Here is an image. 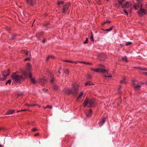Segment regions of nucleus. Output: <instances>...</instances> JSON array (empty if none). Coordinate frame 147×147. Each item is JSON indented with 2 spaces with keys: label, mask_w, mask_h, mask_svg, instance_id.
<instances>
[{
  "label": "nucleus",
  "mask_w": 147,
  "mask_h": 147,
  "mask_svg": "<svg viewBox=\"0 0 147 147\" xmlns=\"http://www.w3.org/2000/svg\"><path fill=\"white\" fill-rule=\"evenodd\" d=\"M79 84L78 83H73L72 85L71 89L68 88L64 89L63 92L67 94H77L78 92Z\"/></svg>",
  "instance_id": "nucleus-1"
},
{
  "label": "nucleus",
  "mask_w": 147,
  "mask_h": 147,
  "mask_svg": "<svg viewBox=\"0 0 147 147\" xmlns=\"http://www.w3.org/2000/svg\"><path fill=\"white\" fill-rule=\"evenodd\" d=\"M83 105L84 107L87 106L89 107H94L95 105V100L94 99H88L86 98L83 103Z\"/></svg>",
  "instance_id": "nucleus-2"
},
{
  "label": "nucleus",
  "mask_w": 147,
  "mask_h": 147,
  "mask_svg": "<svg viewBox=\"0 0 147 147\" xmlns=\"http://www.w3.org/2000/svg\"><path fill=\"white\" fill-rule=\"evenodd\" d=\"M90 69L96 72H101L103 73L104 74L103 75L105 77H111V75H107L106 74H105L107 75L108 74V71L105 69H102L100 68L96 69L92 68H90Z\"/></svg>",
  "instance_id": "nucleus-3"
},
{
  "label": "nucleus",
  "mask_w": 147,
  "mask_h": 147,
  "mask_svg": "<svg viewBox=\"0 0 147 147\" xmlns=\"http://www.w3.org/2000/svg\"><path fill=\"white\" fill-rule=\"evenodd\" d=\"M11 78L12 80L16 83H20L23 80L22 75H19L16 73H13L12 75Z\"/></svg>",
  "instance_id": "nucleus-4"
},
{
  "label": "nucleus",
  "mask_w": 147,
  "mask_h": 147,
  "mask_svg": "<svg viewBox=\"0 0 147 147\" xmlns=\"http://www.w3.org/2000/svg\"><path fill=\"white\" fill-rule=\"evenodd\" d=\"M31 65L30 63H28L26 64V69L22 71V73L23 75L24 76L26 77L28 76V75L30 73H31Z\"/></svg>",
  "instance_id": "nucleus-5"
},
{
  "label": "nucleus",
  "mask_w": 147,
  "mask_h": 147,
  "mask_svg": "<svg viewBox=\"0 0 147 147\" xmlns=\"http://www.w3.org/2000/svg\"><path fill=\"white\" fill-rule=\"evenodd\" d=\"M135 81H132V84L134 85V87L135 88V89L136 90H138L141 87L142 84L144 83H138L136 84H135Z\"/></svg>",
  "instance_id": "nucleus-6"
},
{
  "label": "nucleus",
  "mask_w": 147,
  "mask_h": 147,
  "mask_svg": "<svg viewBox=\"0 0 147 147\" xmlns=\"http://www.w3.org/2000/svg\"><path fill=\"white\" fill-rule=\"evenodd\" d=\"M9 74V69L3 71L2 73V75L3 76V79H4V80L6 79L7 76H8Z\"/></svg>",
  "instance_id": "nucleus-7"
},
{
  "label": "nucleus",
  "mask_w": 147,
  "mask_h": 147,
  "mask_svg": "<svg viewBox=\"0 0 147 147\" xmlns=\"http://www.w3.org/2000/svg\"><path fill=\"white\" fill-rule=\"evenodd\" d=\"M70 4L68 3H65V5H63V9L62 10V13H65V11H67L68 9V8L70 5Z\"/></svg>",
  "instance_id": "nucleus-8"
},
{
  "label": "nucleus",
  "mask_w": 147,
  "mask_h": 147,
  "mask_svg": "<svg viewBox=\"0 0 147 147\" xmlns=\"http://www.w3.org/2000/svg\"><path fill=\"white\" fill-rule=\"evenodd\" d=\"M138 13L140 16H141L143 14H146V11L145 9L141 8L138 11Z\"/></svg>",
  "instance_id": "nucleus-9"
},
{
  "label": "nucleus",
  "mask_w": 147,
  "mask_h": 147,
  "mask_svg": "<svg viewBox=\"0 0 147 147\" xmlns=\"http://www.w3.org/2000/svg\"><path fill=\"white\" fill-rule=\"evenodd\" d=\"M85 113L87 117H90L92 114V111L91 109L86 110L85 111Z\"/></svg>",
  "instance_id": "nucleus-10"
},
{
  "label": "nucleus",
  "mask_w": 147,
  "mask_h": 147,
  "mask_svg": "<svg viewBox=\"0 0 147 147\" xmlns=\"http://www.w3.org/2000/svg\"><path fill=\"white\" fill-rule=\"evenodd\" d=\"M30 79L31 82L34 84H35L36 82L34 79L32 77V74L31 73H30L28 75Z\"/></svg>",
  "instance_id": "nucleus-11"
},
{
  "label": "nucleus",
  "mask_w": 147,
  "mask_h": 147,
  "mask_svg": "<svg viewBox=\"0 0 147 147\" xmlns=\"http://www.w3.org/2000/svg\"><path fill=\"white\" fill-rule=\"evenodd\" d=\"M105 121V118L103 117L101 120L98 123V125L100 127L101 126Z\"/></svg>",
  "instance_id": "nucleus-12"
},
{
  "label": "nucleus",
  "mask_w": 147,
  "mask_h": 147,
  "mask_svg": "<svg viewBox=\"0 0 147 147\" xmlns=\"http://www.w3.org/2000/svg\"><path fill=\"white\" fill-rule=\"evenodd\" d=\"M131 5L130 4L129 2L127 1L125 3V4H123V6L122 7V8H129V7H130Z\"/></svg>",
  "instance_id": "nucleus-13"
},
{
  "label": "nucleus",
  "mask_w": 147,
  "mask_h": 147,
  "mask_svg": "<svg viewBox=\"0 0 147 147\" xmlns=\"http://www.w3.org/2000/svg\"><path fill=\"white\" fill-rule=\"evenodd\" d=\"M84 92H81L79 93V95L77 98V101H79L81 99L82 96Z\"/></svg>",
  "instance_id": "nucleus-14"
},
{
  "label": "nucleus",
  "mask_w": 147,
  "mask_h": 147,
  "mask_svg": "<svg viewBox=\"0 0 147 147\" xmlns=\"http://www.w3.org/2000/svg\"><path fill=\"white\" fill-rule=\"evenodd\" d=\"M28 3L33 6L35 3V0H29L28 1Z\"/></svg>",
  "instance_id": "nucleus-15"
},
{
  "label": "nucleus",
  "mask_w": 147,
  "mask_h": 147,
  "mask_svg": "<svg viewBox=\"0 0 147 147\" xmlns=\"http://www.w3.org/2000/svg\"><path fill=\"white\" fill-rule=\"evenodd\" d=\"M142 6V5H139V4L136 3L134 5V7L135 10H137L138 8L141 7Z\"/></svg>",
  "instance_id": "nucleus-16"
},
{
  "label": "nucleus",
  "mask_w": 147,
  "mask_h": 147,
  "mask_svg": "<svg viewBox=\"0 0 147 147\" xmlns=\"http://www.w3.org/2000/svg\"><path fill=\"white\" fill-rule=\"evenodd\" d=\"M14 112V110H9L8 111L5 113L6 115H8L11 114L13 113Z\"/></svg>",
  "instance_id": "nucleus-17"
},
{
  "label": "nucleus",
  "mask_w": 147,
  "mask_h": 147,
  "mask_svg": "<svg viewBox=\"0 0 147 147\" xmlns=\"http://www.w3.org/2000/svg\"><path fill=\"white\" fill-rule=\"evenodd\" d=\"M120 82L121 83H126L127 82V79L125 78L124 77L123 78L122 80H121Z\"/></svg>",
  "instance_id": "nucleus-18"
},
{
  "label": "nucleus",
  "mask_w": 147,
  "mask_h": 147,
  "mask_svg": "<svg viewBox=\"0 0 147 147\" xmlns=\"http://www.w3.org/2000/svg\"><path fill=\"white\" fill-rule=\"evenodd\" d=\"M21 53L23 54H24L26 55H28V52L27 51H26L25 50H22L21 51Z\"/></svg>",
  "instance_id": "nucleus-19"
},
{
  "label": "nucleus",
  "mask_w": 147,
  "mask_h": 147,
  "mask_svg": "<svg viewBox=\"0 0 147 147\" xmlns=\"http://www.w3.org/2000/svg\"><path fill=\"white\" fill-rule=\"evenodd\" d=\"M54 59V57L53 56H49L48 57H47L46 58V61H47L49 59Z\"/></svg>",
  "instance_id": "nucleus-20"
},
{
  "label": "nucleus",
  "mask_w": 147,
  "mask_h": 147,
  "mask_svg": "<svg viewBox=\"0 0 147 147\" xmlns=\"http://www.w3.org/2000/svg\"><path fill=\"white\" fill-rule=\"evenodd\" d=\"M138 68L140 69V70L142 71L144 70L147 71V68L144 67H138Z\"/></svg>",
  "instance_id": "nucleus-21"
},
{
  "label": "nucleus",
  "mask_w": 147,
  "mask_h": 147,
  "mask_svg": "<svg viewBox=\"0 0 147 147\" xmlns=\"http://www.w3.org/2000/svg\"><path fill=\"white\" fill-rule=\"evenodd\" d=\"M125 0H119L118 1L119 3L122 6H123V3L125 1Z\"/></svg>",
  "instance_id": "nucleus-22"
},
{
  "label": "nucleus",
  "mask_w": 147,
  "mask_h": 147,
  "mask_svg": "<svg viewBox=\"0 0 147 147\" xmlns=\"http://www.w3.org/2000/svg\"><path fill=\"white\" fill-rule=\"evenodd\" d=\"M65 3H64V2L63 1H58L57 3V4L58 5H59L61 4H62L64 5H65Z\"/></svg>",
  "instance_id": "nucleus-23"
},
{
  "label": "nucleus",
  "mask_w": 147,
  "mask_h": 147,
  "mask_svg": "<svg viewBox=\"0 0 147 147\" xmlns=\"http://www.w3.org/2000/svg\"><path fill=\"white\" fill-rule=\"evenodd\" d=\"M46 81V80L44 78L41 79L40 80V82H41L42 84H43L45 83Z\"/></svg>",
  "instance_id": "nucleus-24"
},
{
  "label": "nucleus",
  "mask_w": 147,
  "mask_h": 147,
  "mask_svg": "<svg viewBox=\"0 0 147 147\" xmlns=\"http://www.w3.org/2000/svg\"><path fill=\"white\" fill-rule=\"evenodd\" d=\"M113 26H112L111 27V28H109L105 29L104 30V31H107L108 32H109V31H111L113 29Z\"/></svg>",
  "instance_id": "nucleus-25"
},
{
  "label": "nucleus",
  "mask_w": 147,
  "mask_h": 147,
  "mask_svg": "<svg viewBox=\"0 0 147 147\" xmlns=\"http://www.w3.org/2000/svg\"><path fill=\"white\" fill-rule=\"evenodd\" d=\"M90 39L91 41L92 42L94 41L93 36L92 32H91V36L90 38Z\"/></svg>",
  "instance_id": "nucleus-26"
},
{
  "label": "nucleus",
  "mask_w": 147,
  "mask_h": 147,
  "mask_svg": "<svg viewBox=\"0 0 147 147\" xmlns=\"http://www.w3.org/2000/svg\"><path fill=\"white\" fill-rule=\"evenodd\" d=\"M91 85H94L92 84L90 82H88L87 83L85 84L86 86H90Z\"/></svg>",
  "instance_id": "nucleus-27"
},
{
  "label": "nucleus",
  "mask_w": 147,
  "mask_h": 147,
  "mask_svg": "<svg viewBox=\"0 0 147 147\" xmlns=\"http://www.w3.org/2000/svg\"><path fill=\"white\" fill-rule=\"evenodd\" d=\"M54 89L56 90H59V88L57 85H55L54 86Z\"/></svg>",
  "instance_id": "nucleus-28"
},
{
  "label": "nucleus",
  "mask_w": 147,
  "mask_h": 147,
  "mask_svg": "<svg viewBox=\"0 0 147 147\" xmlns=\"http://www.w3.org/2000/svg\"><path fill=\"white\" fill-rule=\"evenodd\" d=\"M142 0H136L138 3L139 4V5H141V2Z\"/></svg>",
  "instance_id": "nucleus-29"
},
{
  "label": "nucleus",
  "mask_w": 147,
  "mask_h": 147,
  "mask_svg": "<svg viewBox=\"0 0 147 147\" xmlns=\"http://www.w3.org/2000/svg\"><path fill=\"white\" fill-rule=\"evenodd\" d=\"M122 59L125 62H127V58L126 56L123 57L122 58Z\"/></svg>",
  "instance_id": "nucleus-30"
},
{
  "label": "nucleus",
  "mask_w": 147,
  "mask_h": 147,
  "mask_svg": "<svg viewBox=\"0 0 147 147\" xmlns=\"http://www.w3.org/2000/svg\"><path fill=\"white\" fill-rule=\"evenodd\" d=\"M140 73L142 74H144L147 76V72H144V71H142L140 72Z\"/></svg>",
  "instance_id": "nucleus-31"
},
{
  "label": "nucleus",
  "mask_w": 147,
  "mask_h": 147,
  "mask_svg": "<svg viewBox=\"0 0 147 147\" xmlns=\"http://www.w3.org/2000/svg\"><path fill=\"white\" fill-rule=\"evenodd\" d=\"M62 61L63 62H67V63H70V60H62Z\"/></svg>",
  "instance_id": "nucleus-32"
},
{
  "label": "nucleus",
  "mask_w": 147,
  "mask_h": 147,
  "mask_svg": "<svg viewBox=\"0 0 147 147\" xmlns=\"http://www.w3.org/2000/svg\"><path fill=\"white\" fill-rule=\"evenodd\" d=\"M131 44V42H127L125 44V45L126 46H128L130 45Z\"/></svg>",
  "instance_id": "nucleus-33"
},
{
  "label": "nucleus",
  "mask_w": 147,
  "mask_h": 147,
  "mask_svg": "<svg viewBox=\"0 0 147 147\" xmlns=\"http://www.w3.org/2000/svg\"><path fill=\"white\" fill-rule=\"evenodd\" d=\"M64 72L66 74H69V71L68 69H66L64 71Z\"/></svg>",
  "instance_id": "nucleus-34"
},
{
  "label": "nucleus",
  "mask_w": 147,
  "mask_h": 147,
  "mask_svg": "<svg viewBox=\"0 0 147 147\" xmlns=\"http://www.w3.org/2000/svg\"><path fill=\"white\" fill-rule=\"evenodd\" d=\"M88 38H86V40L84 42V43L85 44L87 43L88 42Z\"/></svg>",
  "instance_id": "nucleus-35"
},
{
  "label": "nucleus",
  "mask_w": 147,
  "mask_h": 147,
  "mask_svg": "<svg viewBox=\"0 0 147 147\" xmlns=\"http://www.w3.org/2000/svg\"><path fill=\"white\" fill-rule=\"evenodd\" d=\"M25 105L26 106L29 107H31V104H28V103H26L25 104Z\"/></svg>",
  "instance_id": "nucleus-36"
},
{
  "label": "nucleus",
  "mask_w": 147,
  "mask_h": 147,
  "mask_svg": "<svg viewBox=\"0 0 147 147\" xmlns=\"http://www.w3.org/2000/svg\"><path fill=\"white\" fill-rule=\"evenodd\" d=\"M30 58H26L25 59L24 61H30Z\"/></svg>",
  "instance_id": "nucleus-37"
},
{
  "label": "nucleus",
  "mask_w": 147,
  "mask_h": 147,
  "mask_svg": "<svg viewBox=\"0 0 147 147\" xmlns=\"http://www.w3.org/2000/svg\"><path fill=\"white\" fill-rule=\"evenodd\" d=\"M11 82V81L10 80H9L7 81V82L6 83V85L7 84H10Z\"/></svg>",
  "instance_id": "nucleus-38"
},
{
  "label": "nucleus",
  "mask_w": 147,
  "mask_h": 147,
  "mask_svg": "<svg viewBox=\"0 0 147 147\" xmlns=\"http://www.w3.org/2000/svg\"><path fill=\"white\" fill-rule=\"evenodd\" d=\"M46 107L49 108L50 109H52V106H49L48 105H47L46 106Z\"/></svg>",
  "instance_id": "nucleus-39"
},
{
  "label": "nucleus",
  "mask_w": 147,
  "mask_h": 147,
  "mask_svg": "<svg viewBox=\"0 0 147 147\" xmlns=\"http://www.w3.org/2000/svg\"><path fill=\"white\" fill-rule=\"evenodd\" d=\"M79 63H83L84 64H86V62L84 61H79Z\"/></svg>",
  "instance_id": "nucleus-40"
},
{
  "label": "nucleus",
  "mask_w": 147,
  "mask_h": 147,
  "mask_svg": "<svg viewBox=\"0 0 147 147\" xmlns=\"http://www.w3.org/2000/svg\"><path fill=\"white\" fill-rule=\"evenodd\" d=\"M31 107H33V106H35L37 105L36 104H31Z\"/></svg>",
  "instance_id": "nucleus-41"
},
{
  "label": "nucleus",
  "mask_w": 147,
  "mask_h": 147,
  "mask_svg": "<svg viewBox=\"0 0 147 147\" xmlns=\"http://www.w3.org/2000/svg\"><path fill=\"white\" fill-rule=\"evenodd\" d=\"M78 63H79V61H74V63L75 64H77Z\"/></svg>",
  "instance_id": "nucleus-42"
},
{
  "label": "nucleus",
  "mask_w": 147,
  "mask_h": 147,
  "mask_svg": "<svg viewBox=\"0 0 147 147\" xmlns=\"http://www.w3.org/2000/svg\"><path fill=\"white\" fill-rule=\"evenodd\" d=\"M110 21H106V22H104L103 23V24H105L106 23H110Z\"/></svg>",
  "instance_id": "nucleus-43"
},
{
  "label": "nucleus",
  "mask_w": 147,
  "mask_h": 147,
  "mask_svg": "<svg viewBox=\"0 0 147 147\" xmlns=\"http://www.w3.org/2000/svg\"><path fill=\"white\" fill-rule=\"evenodd\" d=\"M86 65H92V64L89 62H86Z\"/></svg>",
  "instance_id": "nucleus-44"
},
{
  "label": "nucleus",
  "mask_w": 147,
  "mask_h": 147,
  "mask_svg": "<svg viewBox=\"0 0 147 147\" xmlns=\"http://www.w3.org/2000/svg\"><path fill=\"white\" fill-rule=\"evenodd\" d=\"M27 109H21V110H20V111H27Z\"/></svg>",
  "instance_id": "nucleus-45"
},
{
  "label": "nucleus",
  "mask_w": 147,
  "mask_h": 147,
  "mask_svg": "<svg viewBox=\"0 0 147 147\" xmlns=\"http://www.w3.org/2000/svg\"><path fill=\"white\" fill-rule=\"evenodd\" d=\"M7 30L9 32H10V30H11L9 28H8V27H7Z\"/></svg>",
  "instance_id": "nucleus-46"
},
{
  "label": "nucleus",
  "mask_w": 147,
  "mask_h": 147,
  "mask_svg": "<svg viewBox=\"0 0 147 147\" xmlns=\"http://www.w3.org/2000/svg\"><path fill=\"white\" fill-rule=\"evenodd\" d=\"M124 11L125 12V13L127 15L128 14L127 12L125 10H124Z\"/></svg>",
  "instance_id": "nucleus-47"
},
{
  "label": "nucleus",
  "mask_w": 147,
  "mask_h": 147,
  "mask_svg": "<svg viewBox=\"0 0 147 147\" xmlns=\"http://www.w3.org/2000/svg\"><path fill=\"white\" fill-rule=\"evenodd\" d=\"M128 11L129 13H131V12L132 10H131V8H130V9H129Z\"/></svg>",
  "instance_id": "nucleus-48"
},
{
  "label": "nucleus",
  "mask_w": 147,
  "mask_h": 147,
  "mask_svg": "<svg viewBox=\"0 0 147 147\" xmlns=\"http://www.w3.org/2000/svg\"><path fill=\"white\" fill-rule=\"evenodd\" d=\"M37 130V129L36 128H34L32 130V131H33Z\"/></svg>",
  "instance_id": "nucleus-49"
},
{
  "label": "nucleus",
  "mask_w": 147,
  "mask_h": 147,
  "mask_svg": "<svg viewBox=\"0 0 147 147\" xmlns=\"http://www.w3.org/2000/svg\"><path fill=\"white\" fill-rule=\"evenodd\" d=\"M50 82L51 83H53L54 82L53 79H51L50 81Z\"/></svg>",
  "instance_id": "nucleus-50"
},
{
  "label": "nucleus",
  "mask_w": 147,
  "mask_h": 147,
  "mask_svg": "<svg viewBox=\"0 0 147 147\" xmlns=\"http://www.w3.org/2000/svg\"><path fill=\"white\" fill-rule=\"evenodd\" d=\"M87 78L89 79H90L91 78V77L90 75H88L87 76Z\"/></svg>",
  "instance_id": "nucleus-51"
},
{
  "label": "nucleus",
  "mask_w": 147,
  "mask_h": 147,
  "mask_svg": "<svg viewBox=\"0 0 147 147\" xmlns=\"http://www.w3.org/2000/svg\"><path fill=\"white\" fill-rule=\"evenodd\" d=\"M38 135H39V134L38 133L36 134H34V136H38Z\"/></svg>",
  "instance_id": "nucleus-52"
},
{
  "label": "nucleus",
  "mask_w": 147,
  "mask_h": 147,
  "mask_svg": "<svg viewBox=\"0 0 147 147\" xmlns=\"http://www.w3.org/2000/svg\"><path fill=\"white\" fill-rule=\"evenodd\" d=\"M3 130V128L2 127H0V131H2Z\"/></svg>",
  "instance_id": "nucleus-53"
},
{
  "label": "nucleus",
  "mask_w": 147,
  "mask_h": 147,
  "mask_svg": "<svg viewBox=\"0 0 147 147\" xmlns=\"http://www.w3.org/2000/svg\"><path fill=\"white\" fill-rule=\"evenodd\" d=\"M74 61H70V63H74Z\"/></svg>",
  "instance_id": "nucleus-54"
},
{
  "label": "nucleus",
  "mask_w": 147,
  "mask_h": 147,
  "mask_svg": "<svg viewBox=\"0 0 147 147\" xmlns=\"http://www.w3.org/2000/svg\"><path fill=\"white\" fill-rule=\"evenodd\" d=\"M43 43H45V39H44L43 40Z\"/></svg>",
  "instance_id": "nucleus-55"
},
{
  "label": "nucleus",
  "mask_w": 147,
  "mask_h": 147,
  "mask_svg": "<svg viewBox=\"0 0 147 147\" xmlns=\"http://www.w3.org/2000/svg\"><path fill=\"white\" fill-rule=\"evenodd\" d=\"M44 90L45 92L46 91H47L48 90L47 89H44Z\"/></svg>",
  "instance_id": "nucleus-56"
},
{
  "label": "nucleus",
  "mask_w": 147,
  "mask_h": 147,
  "mask_svg": "<svg viewBox=\"0 0 147 147\" xmlns=\"http://www.w3.org/2000/svg\"><path fill=\"white\" fill-rule=\"evenodd\" d=\"M36 106H38V107H39V108L40 107V105H36Z\"/></svg>",
  "instance_id": "nucleus-57"
},
{
  "label": "nucleus",
  "mask_w": 147,
  "mask_h": 147,
  "mask_svg": "<svg viewBox=\"0 0 147 147\" xmlns=\"http://www.w3.org/2000/svg\"><path fill=\"white\" fill-rule=\"evenodd\" d=\"M43 108H44L45 109H46L47 107H43Z\"/></svg>",
  "instance_id": "nucleus-58"
},
{
  "label": "nucleus",
  "mask_w": 147,
  "mask_h": 147,
  "mask_svg": "<svg viewBox=\"0 0 147 147\" xmlns=\"http://www.w3.org/2000/svg\"><path fill=\"white\" fill-rule=\"evenodd\" d=\"M20 111H20V110H19V111H17V112L18 113V112H20Z\"/></svg>",
  "instance_id": "nucleus-59"
},
{
  "label": "nucleus",
  "mask_w": 147,
  "mask_h": 147,
  "mask_svg": "<svg viewBox=\"0 0 147 147\" xmlns=\"http://www.w3.org/2000/svg\"><path fill=\"white\" fill-rule=\"evenodd\" d=\"M2 146V145L0 144V147H1Z\"/></svg>",
  "instance_id": "nucleus-60"
},
{
  "label": "nucleus",
  "mask_w": 147,
  "mask_h": 147,
  "mask_svg": "<svg viewBox=\"0 0 147 147\" xmlns=\"http://www.w3.org/2000/svg\"><path fill=\"white\" fill-rule=\"evenodd\" d=\"M27 1V3H28V1H29V0H26Z\"/></svg>",
  "instance_id": "nucleus-61"
},
{
  "label": "nucleus",
  "mask_w": 147,
  "mask_h": 147,
  "mask_svg": "<svg viewBox=\"0 0 147 147\" xmlns=\"http://www.w3.org/2000/svg\"><path fill=\"white\" fill-rule=\"evenodd\" d=\"M16 36V35H14V36Z\"/></svg>",
  "instance_id": "nucleus-62"
},
{
  "label": "nucleus",
  "mask_w": 147,
  "mask_h": 147,
  "mask_svg": "<svg viewBox=\"0 0 147 147\" xmlns=\"http://www.w3.org/2000/svg\"><path fill=\"white\" fill-rule=\"evenodd\" d=\"M58 72H59V73H60V72H59V71H58Z\"/></svg>",
  "instance_id": "nucleus-63"
},
{
  "label": "nucleus",
  "mask_w": 147,
  "mask_h": 147,
  "mask_svg": "<svg viewBox=\"0 0 147 147\" xmlns=\"http://www.w3.org/2000/svg\"><path fill=\"white\" fill-rule=\"evenodd\" d=\"M30 55L31 56V54H30Z\"/></svg>",
  "instance_id": "nucleus-64"
}]
</instances>
